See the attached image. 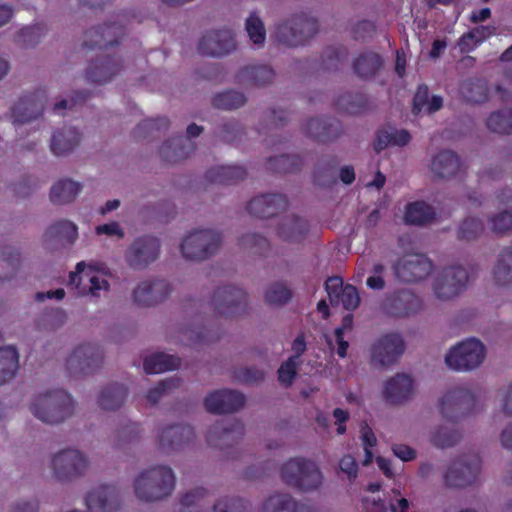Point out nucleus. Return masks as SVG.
Segmentation results:
<instances>
[{
  "label": "nucleus",
  "instance_id": "1",
  "mask_svg": "<svg viewBox=\"0 0 512 512\" xmlns=\"http://www.w3.org/2000/svg\"><path fill=\"white\" fill-rule=\"evenodd\" d=\"M485 393L476 384H462L447 390L438 401L443 418L456 421L483 405Z\"/></svg>",
  "mask_w": 512,
  "mask_h": 512
},
{
  "label": "nucleus",
  "instance_id": "2",
  "mask_svg": "<svg viewBox=\"0 0 512 512\" xmlns=\"http://www.w3.org/2000/svg\"><path fill=\"white\" fill-rule=\"evenodd\" d=\"M280 478L288 486L303 492L318 490L324 481L318 464L304 457H295L284 462L280 468Z\"/></svg>",
  "mask_w": 512,
  "mask_h": 512
},
{
  "label": "nucleus",
  "instance_id": "3",
  "mask_svg": "<svg viewBox=\"0 0 512 512\" xmlns=\"http://www.w3.org/2000/svg\"><path fill=\"white\" fill-rule=\"evenodd\" d=\"M175 488V475L168 466H156L139 474L134 482L136 497L145 502L161 500Z\"/></svg>",
  "mask_w": 512,
  "mask_h": 512
},
{
  "label": "nucleus",
  "instance_id": "4",
  "mask_svg": "<svg viewBox=\"0 0 512 512\" xmlns=\"http://www.w3.org/2000/svg\"><path fill=\"white\" fill-rule=\"evenodd\" d=\"M74 401L63 389H54L39 395L31 405L33 415L47 424L63 422L71 416Z\"/></svg>",
  "mask_w": 512,
  "mask_h": 512
},
{
  "label": "nucleus",
  "instance_id": "5",
  "mask_svg": "<svg viewBox=\"0 0 512 512\" xmlns=\"http://www.w3.org/2000/svg\"><path fill=\"white\" fill-rule=\"evenodd\" d=\"M318 29L315 18L298 14L276 24L271 38L287 47H297L312 38Z\"/></svg>",
  "mask_w": 512,
  "mask_h": 512
},
{
  "label": "nucleus",
  "instance_id": "6",
  "mask_svg": "<svg viewBox=\"0 0 512 512\" xmlns=\"http://www.w3.org/2000/svg\"><path fill=\"white\" fill-rule=\"evenodd\" d=\"M485 358L484 344L476 338H467L447 350L444 362L453 371L469 372L481 366Z\"/></svg>",
  "mask_w": 512,
  "mask_h": 512
},
{
  "label": "nucleus",
  "instance_id": "7",
  "mask_svg": "<svg viewBox=\"0 0 512 512\" xmlns=\"http://www.w3.org/2000/svg\"><path fill=\"white\" fill-rule=\"evenodd\" d=\"M221 242V235L212 229L196 230L183 239L180 249L184 258L202 261L215 255Z\"/></svg>",
  "mask_w": 512,
  "mask_h": 512
},
{
  "label": "nucleus",
  "instance_id": "8",
  "mask_svg": "<svg viewBox=\"0 0 512 512\" xmlns=\"http://www.w3.org/2000/svg\"><path fill=\"white\" fill-rule=\"evenodd\" d=\"M466 281L467 273L463 268L450 267L434 275L431 289L437 300L445 302L457 297Z\"/></svg>",
  "mask_w": 512,
  "mask_h": 512
},
{
  "label": "nucleus",
  "instance_id": "9",
  "mask_svg": "<svg viewBox=\"0 0 512 512\" xmlns=\"http://www.w3.org/2000/svg\"><path fill=\"white\" fill-rule=\"evenodd\" d=\"M103 363V351L98 345L81 344L77 346L66 360L70 375L93 374Z\"/></svg>",
  "mask_w": 512,
  "mask_h": 512
},
{
  "label": "nucleus",
  "instance_id": "10",
  "mask_svg": "<svg viewBox=\"0 0 512 512\" xmlns=\"http://www.w3.org/2000/svg\"><path fill=\"white\" fill-rule=\"evenodd\" d=\"M69 279L70 284L75 286L77 294L80 296L99 297L101 291L109 290L106 278L91 267L87 269L84 261L77 263L75 271L70 272Z\"/></svg>",
  "mask_w": 512,
  "mask_h": 512
},
{
  "label": "nucleus",
  "instance_id": "11",
  "mask_svg": "<svg viewBox=\"0 0 512 512\" xmlns=\"http://www.w3.org/2000/svg\"><path fill=\"white\" fill-rule=\"evenodd\" d=\"M433 270L432 262L423 254H406L395 265L396 276L406 283H417L426 279Z\"/></svg>",
  "mask_w": 512,
  "mask_h": 512
},
{
  "label": "nucleus",
  "instance_id": "12",
  "mask_svg": "<svg viewBox=\"0 0 512 512\" xmlns=\"http://www.w3.org/2000/svg\"><path fill=\"white\" fill-rule=\"evenodd\" d=\"M51 464L56 478L65 481L83 475L88 460L78 450L65 449L54 455Z\"/></svg>",
  "mask_w": 512,
  "mask_h": 512
},
{
  "label": "nucleus",
  "instance_id": "13",
  "mask_svg": "<svg viewBox=\"0 0 512 512\" xmlns=\"http://www.w3.org/2000/svg\"><path fill=\"white\" fill-rule=\"evenodd\" d=\"M47 97L45 90L24 94L11 108L14 124H26L40 117Z\"/></svg>",
  "mask_w": 512,
  "mask_h": 512
},
{
  "label": "nucleus",
  "instance_id": "14",
  "mask_svg": "<svg viewBox=\"0 0 512 512\" xmlns=\"http://www.w3.org/2000/svg\"><path fill=\"white\" fill-rule=\"evenodd\" d=\"M160 253V242L158 238L145 235L133 241L129 247L126 259L129 266L135 269H142L154 262Z\"/></svg>",
  "mask_w": 512,
  "mask_h": 512
},
{
  "label": "nucleus",
  "instance_id": "15",
  "mask_svg": "<svg viewBox=\"0 0 512 512\" xmlns=\"http://www.w3.org/2000/svg\"><path fill=\"white\" fill-rule=\"evenodd\" d=\"M405 344L401 335L390 333L382 336L373 345L371 360L374 365L385 367L395 363L403 354Z\"/></svg>",
  "mask_w": 512,
  "mask_h": 512
},
{
  "label": "nucleus",
  "instance_id": "16",
  "mask_svg": "<svg viewBox=\"0 0 512 512\" xmlns=\"http://www.w3.org/2000/svg\"><path fill=\"white\" fill-rule=\"evenodd\" d=\"M202 131L186 130V136H177L166 140L159 150L162 160L169 164H175L188 158L195 150L193 139L197 138Z\"/></svg>",
  "mask_w": 512,
  "mask_h": 512
},
{
  "label": "nucleus",
  "instance_id": "17",
  "mask_svg": "<svg viewBox=\"0 0 512 512\" xmlns=\"http://www.w3.org/2000/svg\"><path fill=\"white\" fill-rule=\"evenodd\" d=\"M480 468L476 456L459 458L453 461L444 474L445 484L449 487H464L472 483Z\"/></svg>",
  "mask_w": 512,
  "mask_h": 512
},
{
  "label": "nucleus",
  "instance_id": "18",
  "mask_svg": "<svg viewBox=\"0 0 512 512\" xmlns=\"http://www.w3.org/2000/svg\"><path fill=\"white\" fill-rule=\"evenodd\" d=\"M462 164L452 151L442 150L434 154L428 164L429 175L434 181H447L460 174Z\"/></svg>",
  "mask_w": 512,
  "mask_h": 512
},
{
  "label": "nucleus",
  "instance_id": "19",
  "mask_svg": "<svg viewBox=\"0 0 512 512\" xmlns=\"http://www.w3.org/2000/svg\"><path fill=\"white\" fill-rule=\"evenodd\" d=\"M125 33L124 25L113 22L92 28L85 32L84 46L90 49H108L119 44Z\"/></svg>",
  "mask_w": 512,
  "mask_h": 512
},
{
  "label": "nucleus",
  "instance_id": "20",
  "mask_svg": "<svg viewBox=\"0 0 512 512\" xmlns=\"http://www.w3.org/2000/svg\"><path fill=\"white\" fill-rule=\"evenodd\" d=\"M171 290L170 283L164 279L143 281L134 289L133 300L139 306L151 307L163 302Z\"/></svg>",
  "mask_w": 512,
  "mask_h": 512
},
{
  "label": "nucleus",
  "instance_id": "21",
  "mask_svg": "<svg viewBox=\"0 0 512 512\" xmlns=\"http://www.w3.org/2000/svg\"><path fill=\"white\" fill-rule=\"evenodd\" d=\"M414 393V381L407 374H396L384 382L383 396L392 405L406 403L412 399Z\"/></svg>",
  "mask_w": 512,
  "mask_h": 512
},
{
  "label": "nucleus",
  "instance_id": "22",
  "mask_svg": "<svg viewBox=\"0 0 512 512\" xmlns=\"http://www.w3.org/2000/svg\"><path fill=\"white\" fill-rule=\"evenodd\" d=\"M122 69L121 60L115 56H103L92 60L86 69V78L91 83L110 82Z\"/></svg>",
  "mask_w": 512,
  "mask_h": 512
},
{
  "label": "nucleus",
  "instance_id": "23",
  "mask_svg": "<svg viewBox=\"0 0 512 512\" xmlns=\"http://www.w3.org/2000/svg\"><path fill=\"white\" fill-rule=\"evenodd\" d=\"M308 234V223L304 218L290 213L282 216L277 223L276 235L286 243H301Z\"/></svg>",
  "mask_w": 512,
  "mask_h": 512
},
{
  "label": "nucleus",
  "instance_id": "24",
  "mask_svg": "<svg viewBox=\"0 0 512 512\" xmlns=\"http://www.w3.org/2000/svg\"><path fill=\"white\" fill-rule=\"evenodd\" d=\"M326 291L333 305L341 303L347 310H354L360 303L357 289L352 285L343 286L342 279L331 277L326 281Z\"/></svg>",
  "mask_w": 512,
  "mask_h": 512
},
{
  "label": "nucleus",
  "instance_id": "25",
  "mask_svg": "<svg viewBox=\"0 0 512 512\" xmlns=\"http://www.w3.org/2000/svg\"><path fill=\"white\" fill-rule=\"evenodd\" d=\"M284 195L266 194L254 197L247 206L248 212L258 218H270L287 208Z\"/></svg>",
  "mask_w": 512,
  "mask_h": 512
},
{
  "label": "nucleus",
  "instance_id": "26",
  "mask_svg": "<svg viewBox=\"0 0 512 512\" xmlns=\"http://www.w3.org/2000/svg\"><path fill=\"white\" fill-rule=\"evenodd\" d=\"M195 438L194 428L190 425L176 424L164 428L159 434V447L165 452L180 449Z\"/></svg>",
  "mask_w": 512,
  "mask_h": 512
},
{
  "label": "nucleus",
  "instance_id": "27",
  "mask_svg": "<svg viewBox=\"0 0 512 512\" xmlns=\"http://www.w3.org/2000/svg\"><path fill=\"white\" fill-rule=\"evenodd\" d=\"M78 237L77 226L68 220H59L50 225L44 233V242L58 249L72 245Z\"/></svg>",
  "mask_w": 512,
  "mask_h": 512
},
{
  "label": "nucleus",
  "instance_id": "28",
  "mask_svg": "<svg viewBox=\"0 0 512 512\" xmlns=\"http://www.w3.org/2000/svg\"><path fill=\"white\" fill-rule=\"evenodd\" d=\"M424 308L423 299L410 292H401L387 308V312L396 317H408L420 313Z\"/></svg>",
  "mask_w": 512,
  "mask_h": 512
},
{
  "label": "nucleus",
  "instance_id": "29",
  "mask_svg": "<svg viewBox=\"0 0 512 512\" xmlns=\"http://www.w3.org/2000/svg\"><path fill=\"white\" fill-rule=\"evenodd\" d=\"M369 267H371V275L367 278L366 285L373 290H382L385 287L384 274L386 267L380 262L371 263L366 257H361L357 263L356 281L362 282Z\"/></svg>",
  "mask_w": 512,
  "mask_h": 512
},
{
  "label": "nucleus",
  "instance_id": "30",
  "mask_svg": "<svg viewBox=\"0 0 512 512\" xmlns=\"http://www.w3.org/2000/svg\"><path fill=\"white\" fill-rule=\"evenodd\" d=\"M494 282L502 287L512 285V247L503 248L492 269Z\"/></svg>",
  "mask_w": 512,
  "mask_h": 512
},
{
  "label": "nucleus",
  "instance_id": "31",
  "mask_svg": "<svg viewBox=\"0 0 512 512\" xmlns=\"http://www.w3.org/2000/svg\"><path fill=\"white\" fill-rule=\"evenodd\" d=\"M80 143L79 130H55L50 148L53 154L64 156L72 152Z\"/></svg>",
  "mask_w": 512,
  "mask_h": 512
},
{
  "label": "nucleus",
  "instance_id": "32",
  "mask_svg": "<svg viewBox=\"0 0 512 512\" xmlns=\"http://www.w3.org/2000/svg\"><path fill=\"white\" fill-rule=\"evenodd\" d=\"M181 360L178 357L158 352L147 356L143 362L146 374H159L179 368Z\"/></svg>",
  "mask_w": 512,
  "mask_h": 512
},
{
  "label": "nucleus",
  "instance_id": "33",
  "mask_svg": "<svg viewBox=\"0 0 512 512\" xmlns=\"http://www.w3.org/2000/svg\"><path fill=\"white\" fill-rule=\"evenodd\" d=\"M128 396V389L122 384L114 383L106 386L99 394L98 405L103 410L120 408Z\"/></svg>",
  "mask_w": 512,
  "mask_h": 512
},
{
  "label": "nucleus",
  "instance_id": "34",
  "mask_svg": "<svg viewBox=\"0 0 512 512\" xmlns=\"http://www.w3.org/2000/svg\"><path fill=\"white\" fill-rule=\"evenodd\" d=\"M19 370V355L15 347L0 348V386L13 380Z\"/></svg>",
  "mask_w": 512,
  "mask_h": 512
},
{
  "label": "nucleus",
  "instance_id": "35",
  "mask_svg": "<svg viewBox=\"0 0 512 512\" xmlns=\"http://www.w3.org/2000/svg\"><path fill=\"white\" fill-rule=\"evenodd\" d=\"M82 186L71 179H63L55 183L50 191V200L54 204L72 202L80 193Z\"/></svg>",
  "mask_w": 512,
  "mask_h": 512
},
{
  "label": "nucleus",
  "instance_id": "36",
  "mask_svg": "<svg viewBox=\"0 0 512 512\" xmlns=\"http://www.w3.org/2000/svg\"><path fill=\"white\" fill-rule=\"evenodd\" d=\"M20 265V253L12 246L0 247V283L10 280Z\"/></svg>",
  "mask_w": 512,
  "mask_h": 512
},
{
  "label": "nucleus",
  "instance_id": "37",
  "mask_svg": "<svg viewBox=\"0 0 512 512\" xmlns=\"http://www.w3.org/2000/svg\"><path fill=\"white\" fill-rule=\"evenodd\" d=\"M198 52L203 56H221L224 54L223 30H213L206 33L198 44Z\"/></svg>",
  "mask_w": 512,
  "mask_h": 512
},
{
  "label": "nucleus",
  "instance_id": "38",
  "mask_svg": "<svg viewBox=\"0 0 512 512\" xmlns=\"http://www.w3.org/2000/svg\"><path fill=\"white\" fill-rule=\"evenodd\" d=\"M411 140L408 130H380L374 143L376 151L390 146H405Z\"/></svg>",
  "mask_w": 512,
  "mask_h": 512
},
{
  "label": "nucleus",
  "instance_id": "39",
  "mask_svg": "<svg viewBox=\"0 0 512 512\" xmlns=\"http://www.w3.org/2000/svg\"><path fill=\"white\" fill-rule=\"evenodd\" d=\"M434 216L433 208L423 201L408 204L405 211V221L414 225L425 224L431 221Z\"/></svg>",
  "mask_w": 512,
  "mask_h": 512
},
{
  "label": "nucleus",
  "instance_id": "40",
  "mask_svg": "<svg viewBox=\"0 0 512 512\" xmlns=\"http://www.w3.org/2000/svg\"><path fill=\"white\" fill-rule=\"evenodd\" d=\"M297 503L290 494L271 495L263 504L262 512H296Z\"/></svg>",
  "mask_w": 512,
  "mask_h": 512
},
{
  "label": "nucleus",
  "instance_id": "41",
  "mask_svg": "<svg viewBox=\"0 0 512 512\" xmlns=\"http://www.w3.org/2000/svg\"><path fill=\"white\" fill-rule=\"evenodd\" d=\"M241 77L258 86L270 84L275 77L274 70L268 65L246 67L241 71Z\"/></svg>",
  "mask_w": 512,
  "mask_h": 512
},
{
  "label": "nucleus",
  "instance_id": "42",
  "mask_svg": "<svg viewBox=\"0 0 512 512\" xmlns=\"http://www.w3.org/2000/svg\"><path fill=\"white\" fill-rule=\"evenodd\" d=\"M381 66L382 59L374 52H365L361 54L354 63L355 71L361 77H370L375 75Z\"/></svg>",
  "mask_w": 512,
  "mask_h": 512
},
{
  "label": "nucleus",
  "instance_id": "43",
  "mask_svg": "<svg viewBox=\"0 0 512 512\" xmlns=\"http://www.w3.org/2000/svg\"><path fill=\"white\" fill-rule=\"evenodd\" d=\"M291 298L292 293L290 288L282 282L270 284L264 292L265 302L276 307L287 304Z\"/></svg>",
  "mask_w": 512,
  "mask_h": 512
},
{
  "label": "nucleus",
  "instance_id": "44",
  "mask_svg": "<svg viewBox=\"0 0 512 512\" xmlns=\"http://www.w3.org/2000/svg\"><path fill=\"white\" fill-rule=\"evenodd\" d=\"M245 28L250 41L256 48H262L266 40V29L260 17L251 13L246 19Z\"/></svg>",
  "mask_w": 512,
  "mask_h": 512
},
{
  "label": "nucleus",
  "instance_id": "45",
  "mask_svg": "<svg viewBox=\"0 0 512 512\" xmlns=\"http://www.w3.org/2000/svg\"><path fill=\"white\" fill-rule=\"evenodd\" d=\"M46 31V26L42 23L27 26L18 32L16 41L25 48L34 47L40 42Z\"/></svg>",
  "mask_w": 512,
  "mask_h": 512
},
{
  "label": "nucleus",
  "instance_id": "46",
  "mask_svg": "<svg viewBox=\"0 0 512 512\" xmlns=\"http://www.w3.org/2000/svg\"><path fill=\"white\" fill-rule=\"evenodd\" d=\"M246 307V293L235 286H226V315H235Z\"/></svg>",
  "mask_w": 512,
  "mask_h": 512
},
{
  "label": "nucleus",
  "instance_id": "47",
  "mask_svg": "<svg viewBox=\"0 0 512 512\" xmlns=\"http://www.w3.org/2000/svg\"><path fill=\"white\" fill-rule=\"evenodd\" d=\"M90 93L87 91H76L70 99H62L56 102L53 106V112L58 115H65L66 110H77L79 107H82L87 99L89 98Z\"/></svg>",
  "mask_w": 512,
  "mask_h": 512
},
{
  "label": "nucleus",
  "instance_id": "48",
  "mask_svg": "<svg viewBox=\"0 0 512 512\" xmlns=\"http://www.w3.org/2000/svg\"><path fill=\"white\" fill-rule=\"evenodd\" d=\"M179 386H180L179 378L172 377V378L164 379V380L160 381L157 384V386H155L154 388H151L148 391L146 398L151 404L155 405L160 401V399L162 398L163 395L169 393L173 389L178 388Z\"/></svg>",
  "mask_w": 512,
  "mask_h": 512
},
{
  "label": "nucleus",
  "instance_id": "49",
  "mask_svg": "<svg viewBox=\"0 0 512 512\" xmlns=\"http://www.w3.org/2000/svg\"><path fill=\"white\" fill-rule=\"evenodd\" d=\"M489 229L496 234H506L512 230V211H502L488 218Z\"/></svg>",
  "mask_w": 512,
  "mask_h": 512
},
{
  "label": "nucleus",
  "instance_id": "50",
  "mask_svg": "<svg viewBox=\"0 0 512 512\" xmlns=\"http://www.w3.org/2000/svg\"><path fill=\"white\" fill-rule=\"evenodd\" d=\"M430 440L438 447H450L459 440V433L440 426L431 433Z\"/></svg>",
  "mask_w": 512,
  "mask_h": 512
},
{
  "label": "nucleus",
  "instance_id": "51",
  "mask_svg": "<svg viewBox=\"0 0 512 512\" xmlns=\"http://www.w3.org/2000/svg\"><path fill=\"white\" fill-rule=\"evenodd\" d=\"M141 431L140 424L128 421L116 431L117 446L121 447L125 444L136 441L139 438Z\"/></svg>",
  "mask_w": 512,
  "mask_h": 512
},
{
  "label": "nucleus",
  "instance_id": "52",
  "mask_svg": "<svg viewBox=\"0 0 512 512\" xmlns=\"http://www.w3.org/2000/svg\"><path fill=\"white\" fill-rule=\"evenodd\" d=\"M484 231V225L480 219L469 217L463 221L459 228V236L466 240L475 239Z\"/></svg>",
  "mask_w": 512,
  "mask_h": 512
},
{
  "label": "nucleus",
  "instance_id": "53",
  "mask_svg": "<svg viewBox=\"0 0 512 512\" xmlns=\"http://www.w3.org/2000/svg\"><path fill=\"white\" fill-rule=\"evenodd\" d=\"M462 95L471 102L480 103L487 99V88L483 83H467L461 89Z\"/></svg>",
  "mask_w": 512,
  "mask_h": 512
},
{
  "label": "nucleus",
  "instance_id": "54",
  "mask_svg": "<svg viewBox=\"0 0 512 512\" xmlns=\"http://www.w3.org/2000/svg\"><path fill=\"white\" fill-rule=\"evenodd\" d=\"M300 365V360H296L295 357H289L280 368L278 369V379L283 385H290L297 373V368Z\"/></svg>",
  "mask_w": 512,
  "mask_h": 512
},
{
  "label": "nucleus",
  "instance_id": "55",
  "mask_svg": "<svg viewBox=\"0 0 512 512\" xmlns=\"http://www.w3.org/2000/svg\"><path fill=\"white\" fill-rule=\"evenodd\" d=\"M207 412L217 415L224 414V389H218L209 393L204 399Z\"/></svg>",
  "mask_w": 512,
  "mask_h": 512
},
{
  "label": "nucleus",
  "instance_id": "56",
  "mask_svg": "<svg viewBox=\"0 0 512 512\" xmlns=\"http://www.w3.org/2000/svg\"><path fill=\"white\" fill-rule=\"evenodd\" d=\"M488 128H512V108H504L492 113L487 120Z\"/></svg>",
  "mask_w": 512,
  "mask_h": 512
},
{
  "label": "nucleus",
  "instance_id": "57",
  "mask_svg": "<svg viewBox=\"0 0 512 512\" xmlns=\"http://www.w3.org/2000/svg\"><path fill=\"white\" fill-rule=\"evenodd\" d=\"M224 436V422L216 421L211 425L206 434V441L209 446L222 448V439Z\"/></svg>",
  "mask_w": 512,
  "mask_h": 512
},
{
  "label": "nucleus",
  "instance_id": "58",
  "mask_svg": "<svg viewBox=\"0 0 512 512\" xmlns=\"http://www.w3.org/2000/svg\"><path fill=\"white\" fill-rule=\"evenodd\" d=\"M207 494V490L202 487H197L190 492H187L181 497L180 502L184 509L180 512H185V509L198 505L200 501L207 496Z\"/></svg>",
  "mask_w": 512,
  "mask_h": 512
},
{
  "label": "nucleus",
  "instance_id": "59",
  "mask_svg": "<svg viewBox=\"0 0 512 512\" xmlns=\"http://www.w3.org/2000/svg\"><path fill=\"white\" fill-rule=\"evenodd\" d=\"M361 439L365 451V459L363 460V465H368L369 463H371L373 458L371 448L376 445L377 440L372 430L368 427H364L362 429Z\"/></svg>",
  "mask_w": 512,
  "mask_h": 512
},
{
  "label": "nucleus",
  "instance_id": "60",
  "mask_svg": "<svg viewBox=\"0 0 512 512\" xmlns=\"http://www.w3.org/2000/svg\"><path fill=\"white\" fill-rule=\"evenodd\" d=\"M339 468L347 475L349 481H354L358 476V464L351 455H344L340 459Z\"/></svg>",
  "mask_w": 512,
  "mask_h": 512
},
{
  "label": "nucleus",
  "instance_id": "61",
  "mask_svg": "<svg viewBox=\"0 0 512 512\" xmlns=\"http://www.w3.org/2000/svg\"><path fill=\"white\" fill-rule=\"evenodd\" d=\"M429 91L427 86H419L413 100V110L416 113L426 110L429 102Z\"/></svg>",
  "mask_w": 512,
  "mask_h": 512
},
{
  "label": "nucleus",
  "instance_id": "62",
  "mask_svg": "<svg viewBox=\"0 0 512 512\" xmlns=\"http://www.w3.org/2000/svg\"><path fill=\"white\" fill-rule=\"evenodd\" d=\"M245 397L237 391L226 390V413L234 412L244 406Z\"/></svg>",
  "mask_w": 512,
  "mask_h": 512
},
{
  "label": "nucleus",
  "instance_id": "63",
  "mask_svg": "<svg viewBox=\"0 0 512 512\" xmlns=\"http://www.w3.org/2000/svg\"><path fill=\"white\" fill-rule=\"evenodd\" d=\"M393 454L404 462L413 461L417 457V452L412 447L405 444H394L392 446Z\"/></svg>",
  "mask_w": 512,
  "mask_h": 512
},
{
  "label": "nucleus",
  "instance_id": "64",
  "mask_svg": "<svg viewBox=\"0 0 512 512\" xmlns=\"http://www.w3.org/2000/svg\"><path fill=\"white\" fill-rule=\"evenodd\" d=\"M265 372L257 368H245L236 374V378L243 382H258L264 379Z\"/></svg>",
  "mask_w": 512,
  "mask_h": 512
}]
</instances>
